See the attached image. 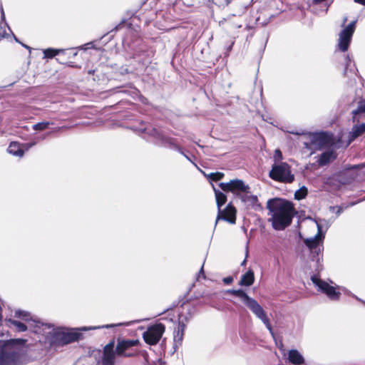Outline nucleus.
<instances>
[{"label": "nucleus", "instance_id": "obj_31", "mask_svg": "<svg viewBox=\"0 0 365 365\" xmlns=\"http://www.w3.org/2000/svg\"><path fill=\"white\" fill-rule=\"evenodd\" d=\"M274 163H282L281 160H282V152L277 149L274 150V154L273 156Z\"/></svg>", "mask_w": 365, "mask_h": 365}, {"label": "nucleus", "instance_id": "obj_25", "mask_svg": "<svg viewBox=\"0 0 365 365\" xmlns=\"http://www.w3.org/2000/svg\"><path fill=\"white\" fill-rule=\"evenodd\" d=\"M364 133H365V123L354 126L352 129L351 136L353 138H356Z\"/></svg>", "mask_w": 365, "mask_h": 365}, {"label": "nucleus", "instance_id": "obj_4", "mask_svg": "<svg viewBox=\"0 0 365 365\" xmlns=\"http://www.w3.org/2000/svg\"><path fill=\"white\" fill-rule=\"evenodd\" d=\"M305 147L312 151L327 148L334 143L331 135L326 133H310L307 135Z\"/></svg>", "mask_w": 365, "mask_h": 365}, {"label": "nucleus", "instance_id": "obj_15", "mask_svg": "<svg viewBox=\"0 0 365 365\" xmlns=\"http://www.w3.org/2000/svg\"><path fill=\"white\" fill-rule=\"evenodd\" d=\"M138 344V340H125L119 341L116 347V352L119 356H130L132 354L127 353L126 350Z\"/></svg>", "mask_w": 365, "mask_h": 365}, {"label": "nucleus", "instance_id": "obj_41", "mask_svg": "<svg viewBox=\"0 0 365 365\" xmlns=\"http://www.w3.org/2000/svg\"><path fill=\"white\" fill-rule=\"evenodd\" d=\"M91 43H85L83 46H91Z\"/></svg>", "mask_w": 365, "mask_h": 365}, {"label": "nucleus", "instance_id": "obj_5", "mask_svg": "<svg viewBox=\"0 0 365 365\" xmlns=\"http://www.w3.org/2000/svg\"><path fill=\"white\" fill-rule=\"evenodd\" d=\"M269 177L282 182H292L294 179L289 165L286 163H274L269 172Z\"/></svg>", "mask_w": 365, "mask_h": 365}, {"label": "nucleus", "instance_id": "obj_34", "mask_svg": "<svg viewBox=\"0 0 365 365\" xmlns=\"http://www.w3.org/2000/svg\"><path fill=\"white\" fill-rule=\"evenodd\" d=\"M232 281H233V279L231 277H225L223 279V282L227 284H230Z\"/></svg>", "mask_w": 365, "mask_h": 365}, {"label": "nucleus", "instance_id": "obj_6", "mask_svg": "<svg viewBox=\"0 0 365 365\" xmlns=\"http://www.w3.org/2000/svg\"><path fill=\"white\" fill-rule=\"evenodd\" d=\"M312 282L315 287L318 288V290L325 294L330 299L337 300L339 299L341 292L339 290L346 291L344 287H335L331 285L326 281H324L317 276H313L311 278Z\"/></svg>", "mask_w": 365, "mask_h": 365}, {"label": "nucleus", "instance_id": "obj_30", "mask_svg": "<svg viewBox=\"0 0 365 365\" xmlns=\"http://www.w3.org/2000/svg\"><path fill=\"white\" fill-rule=\"evenodd\" d=\"M359 113H365V98L359 102L357 109L353 111L354 115Z\"/></svg>", "mask_w": 365, "mask_h": 365}, {"label": "nucleus", "instance_id": "obj_8", "mask_svg": "<svg viewBox=\"0 0 365 365\" xmlns=\"http://www.w3.org/2000/svg\"><path fill=\"white\" fill-rule=\"evenodd\" d=\"M245 304L252 313L264 324L270 334L273 336L274 333L271 324L262 306L255 299L251 297L247 301Z\"/></svg>", "mask_w": 365, "mask_h": 365}, {"label": "nucleus", "instance_id": "obj_35", "mask_svg": "<svg viewBox=\"0 0 365 365\" xmlns=\"http://www.w3.org/2000/svg\"><path fill=\"white\" fill-rule=\"evenodd\" d=\"M354 1L358 4L365 5V0H354Z\"/></svg>", "mask_w": 365, "mask_h": 365}, {"label": "nucleus", "instance_id": "obj_16", "mask_svg": "<svg viewBox=\"0 0 365 365\" xmlns=\"http://www.w3.org/2000/svg\"><path fill=\"white\" fill-rule=\"evenodd\" d=\"M114 343L110 342L104 348L103 365H113L115 359V352L113 351Z\"/></svg>", "mask_w": 365, "mask_h": 365}, {"label": "nucleus", "instance_id": "obj_28", "mask_svg": "<svg viewBox=\"0 0 365 365\" xmlns=\"http://www.w3.org/2000/svg\"><path fill=\"white\" fill-rule=\"evenodd\" d=\"M307 194V190L306 187H303L295 192L294 197L297 200H302L305 197Z\"/></svg>", "mask_w": 365, "mask_h": 365}, {"label": "nucleus", "instance_id": "obj_27", "mask_svg": "<svg viewBox=\"0 0 365 365\" xmlns=\"http://www.w3.org/2000/svg\"><path fill=\"white\" fill-rule=\"evenodd\" d=\"M205 175L213 181H217L221 180L224 177V173L220 172H216V173H211L210 174H205Z\"/></svg>", "mask_w": 365, "mask_h": 365}, {"label": "nucleus", "instance_id": "obj_42", "mask_svg": "<svg viewBox=\"0 0 365 365\" xmlns=\"http://www.w3.org/2000/svg\"><path fill=\"white\" fill-rule=\"evenodd\" d=\"M202 272H203V268L202 267L200 269V272L202 273Z\"/></svg>", "mask_w": 365, "mask_h": 365}, {"label": "nucleus", "instance_id": "obj_14", "mask_svg": "<svg viewBox=\"0 0 365 365\" xmlns=\"http://www.w3.org/2000/svg\"><path fill=\"white\" fill-rule=\"evenodd\" d=\"M35 145L34 143H25V144H19L16 142H12L10 143L8 148L9 153L16 156V157H22L24 155V151L28 150L30 148Z\"/></svg>", "mask_w": 365, "mask_h": 365}, {"label": "nucleus", "instance_id": "obj_37", "mask_svg": "<svg viewBox=\"0 0 365 365\" xmlns=\"http://www.w3.org/2000/svg\"><path fill=\"white\" fill-rule=\"evenodd\" d=\"M1 312H2V309H1V307L0 306V322H1L2 320V314H1Z\"/></svg>", "mask_w": 365, "mask_h": 365}, {"label": "nucleus", "instance_id": "obj_11", "mask_svg": "<svg viewBox=\"0 0 365 365\" xmlns=\"http://www.w3.org/2000/svg\"><path fill=\"white\" fill-rule=\"evenodd\" d=\"M310 227L313 229H317V235L313 237H309L304 239L305 245L309 247L310 249L316 248L320 243L322 242L324 240V235L322 232V227L317 222L311 220L310 221Z\"/></svg>", "mask_w": 365, "mask_h": 365}, {"label": "nucleus", "instance_id": "obj_1", "mask_svg": "<svg viewBox=\"0 0 365 365\" xmlns=\"http://www.w3.org/2000/svg\"><path fill=\"white\" fill-rule=\"evenodd\" d=\"M34 332L46 336L51 344L64 345L78 340L81 336L80 331H89L101 328V327H83L81 328L54 327L40 322H35Z\"/></svg>", "mask_w": 365, "mask_h": 365}, {"label": "nucleus", "instance_id": "obj_3", "mask_svg": "<svg viewBox=\"0 0 365 365\" xmlns=\"http://www.w3.org/2000/svg\"><path fill=\"white\" fill-rule=\"evenodd\" d=\"M25 342L24 339L0 340V365H24L26 357L21 352L19 344Z\"/></svg>", "mask_w": 365, "mask_h": 365}, {"label": "nucleus", "instance_id": "obj_32", "mask_svg": "<svg viewBox=\"0 0 365 365\" xmlns=\"http://www.w3.org/2000/svg\"><path fill=\"white\" fill-rule=\"evenodd\" d=\"M210 1L218 6H225L230 2V0H210Z\"/></svg>", "mask_w": 365, "mask_h": 365}, {"label": "nucleus", "instance_id": "obj_10", "mask_svg": "<svg viewBox=\"0 0 365 365\" xmlns=\"http://www.w3.org/2000/svg\"><path fill=\"white\" fill-rule=\"evenodd\" d=\"M164 331L165 327L162 324H155L150 327L148 330L143 333V339L145 341L150 345L156 344Z\"/></svg>", "mask_w": 365, "mask_h": 365}, {"label": "nucleus", "instance_id": "obj_9", "mask_svg": "<svg viewBox=\"0 0 365 365\" xmlns=\"http://www.w3.org/2000/svg\"><path fill=\"white\" fill-rule=\"evenodd\" d=\"M44 58H51L53 56H58L57 60L66 63V59H69L77 54V52L73 47H69L65 49H53L47 48L43 51Z\"/></svg>", "mask_w": 365, "mask_h": 365}, {"label": "nucleus", "instance_id": "obj_13", "mask_svg": "<svg viewBox=\"0 0 365 365\" xmlns=\"http://www.w3.org/2000/svg\"><path fill=\"white\" fill-rule=\"evenodd\" d=\"M356 21L349 23L339 34L338 46H349L355 31Z\"/></svg>", "mask_w": 365, "mask_h": 365}, {"label": "nucleus", "instance_id": "obj_12", "mask_svg": "<svg viewBox=\"0 0 365 365\" xmlns=\"http://www.w3.org/2000/svg\"><path fill=\"white\" fill-rule=\"evenodd\" d=\"M236 209L235 207L229 204L224 210H218V215L217 216L215 225L217 223V221L220 219L224 220L228 222L230 224H235L236 221Z\"/></svg>", "mask_w": 365, "mask_h": 365}, {"label": "nucleus", "instance_id": "obj_18", "mask_svg": "<svg viewBox=\"0 0 365 365\" xmlns=\"http://www.w3.org/2000/svg\"><path fill=\"white\" fill-rule=\"evenodd\" d=\"M240 199L247 207H255L259 206L257 197L252 195L250 190H249L247 193L241 197Z\"/></svg>", "mask_w": 365, "mask_h": 365}, {"label": "nucleus", "instance_id": "obj_38", "mask_svg": "<svg viewBox=\"0 0 365 365\" xmlns=\"http://www.w3.org/2000/svg\"><path fill=\"white\" fill-rule=\"evenodd\" d=\"M337 209L336 213L339 214L342 212V210L340 207H336Z\"/></svg>", "mask_w": 365, "mask_h": 365}, {"label": "nucleus", "instance_id": "obj_7", "mask_svg": "<svg viewBox=\"0 0 365 365\" xmlns=\"http://www.w3.org/2000/svg\"><path fill=\"white\" fill-rule=\"evenodd\" d=\"M219 186L223 191L230 192L240 198L250 190L249 185L240 179H233L227 182H220Z\"/></svg>", "mask_w": 365, "mask_h": 365}, {"label": "nucleus", "instance_id": "obj_29", "mask_svg": "<svg viewBox=\"0 0 365 365\" xmlns=\"http://www.w3.org/2000/svg\"><path fill=\"white\" fill-rule=\"evenodd\" d=\"M49 125V122L43 121L34 125L33 128L35 130H43L46 129Z\"/></svg>", "mask_w": 365, "mask_h": 365}, {"label": "nucleus", "instance_id": "obj_2", "mask_svg": "<svg viewBox=\"0 0 365 365\" xmlns=\"http://www.w3.org/2000/svg\"><path fill=\"white\" fill-rule=\"evenodd\" d=\"M267 207L270 215L269 221L274 230H284L291 224L295 214L292 202L284 199L274 198L267 201Z\"/></svg>", "mask_w": 365, "mask_h": 365}, {"label": "nucleus", "instance_id": "obj_33", "mask_svg": "<svg viewBox=\"0 0 365 365\" xmlns=\"http://www.w3.org/2000/svg\"><path fill=\"white\" fill-rule=\"evenodd\" d=\"M183 332L182 331L178 330L177 331V334L175 336V340H178V341H181L182 339Z\"/></svg>", "mask_w": 365, "mask_h": 365}, {"label": "nucleus", "instance_id": "obj_23", "mask_svg": "<svg viewBox=\"0 0 365 365\" xmlns=\"http://www.w3.org/2000/svg\"><path fill=\"white\" fill-rule=\"evenodd\" d=\"M6 322L9 324V325L15 327L17 331L23 332L27 330V327L24 323L19 321L9 319L6 320Z\"/></svg>", "mask_w": 365, "mask_h": 365}, {"label": "nucleus", "instance_id": "obj_24", "mask_svg": "<svg viewBox=\"0 0 365 365\" xmlns=\"http://www.w3.org/2000/svg\"><path fill=\"white\" fill-rule=\"evenodd\" d=\"M14 317L19 318L26 322H29L32 319V317L29 312L24 310L17 309L14 312Z\"/></svg>", "mask_w": 365, "mask_h": 365}, {"label": "nucleus", "instance_id": "obj_36", "mask_svg": "<svg viewBox=\"0 0 365 365\" xmlns=\"http://www.w3.org/2000/svg\"><path fill=\"white\" fill-rule=\"evenodd\" d=\"M340 48H341V51L345 52L347 50L348 47L344 46V47H340Z\"/></svg>", "mask_w": 365, "mask_h": 365}, {"label": "nucleus", "instance_id": "obj_39", "mask_svg": "<svg viewBox=\"0 0 365 365\" xmlns=\"http://www.w3.org/2000/svg\"><path fill=\"white\" fill-rule=\"evenodd\" d=\"M114 327L113 324H109V325H106L103 327L109 328V327Z\"/></svg>", "mask_w": 365, "mask_h": 365}, {"label": "nucleus", "instance_id": "obj_17", "mask_svg": "<svg viewBox=\"0 0 365 365\" xmlns=\"http://www.w3.org/2000/svg\"><path fill=\"white\" fill-rule=\"evenodd\" d=\"M288 359L292 364L294 365H301L304 362L303 356L296 349H292L289 351Z\"/></svg>", "mask_w": 365, "mask_h": 365}, {"label": "nucleus", "instance_id": "obj_20", "mask_svg": "<svg viewBox=\"0 0 365 365\" xmlns=\"http://www.w3.org/2000/svg\"><path fill=\"white\" fill-rule=\"evenodd\" d=\"M254 280V272L252 270H249L242 276L240 284L244 286H250L253 284Z\"/></svg>", "mask_w": 365, "mask_h": 365}, {"label": "nucleus", "instance_id": "obj_40", "mask_svg": "<svg viewBox=\"0 0 365 365\" xmlns=\"http://www.w3.org/2000/svg\"><path fill=\"white\" fill-rule=\"evenodd\" d=\"M347 21V17H344L343 19V24H344Z\"/></svg>", "mask_w": 365, "mask_h": 365}, {"label": "nucleus", "instance_id": "obj_43", "mask_svg": "<svg viewBox=\"0 0 365 365\" xmlns=\"http://www.w3.org/2000/svg\"><path fill=\"white\" fill-rule=\"evenodd\" d=\"M245 262H246V260H244V261L242 262V264H245Z\"/></svg>", "mask_w": 365, "mask_h": 365}, {"label": "nucleus", "instance_id": "obj_26", "mask_svg": "<svg viewBox=\"0 0 365 365\" xmlns=\"http://www.w3.org/2000/svg\"><path fill=\"white\" fill-rule=\"evenodd\" d=\"M228 292L238 297L245 304L247 301L250 298L244 291L239 290H229Z\"/></svg>", "mask_w": 365, "mask_h": 365}, {"label": "nucleus", "instance_id": "obj_44", "mask_svg": "<svg viewBox=\"0 0 365 365\" xmlns=\"http://www.w3.org/2000/svg\"><path fill=\"white\" fill-rule=\"evenodd\" d=\"M2 17L4 18V14L3 11H2Z\"/></svg>", "mask_w": 365, "mask_h": 365}, {"label": "nucleus", "instance_id": "obj_19", "mask_svg": "<svg viewBox=\"0 0 365 365\" xmlns=\"http://www.w3.org/2000/svg\"><path fill=\"white\" fill-rule=\"evenodd\" d=\"M5 26L7 27L9 30V33H6V31H4L3 33H0V39L1 38H7L9 41L8 42L10 43H19L21 44V46H26L25 44L21 43V42L16 38V36L13 34L9 27L6 24Z\"/></svg>", "mask_w": 365, "mask_h": 365}, {"label": "nucleus", "instance_id": "obj_22", "mask_svg": "<svg viewBox=\"0 0 365 365\" xmlns=\"http://www.w3.org/2000/svg\"><path fill=\"white\" fill-rule=\"evenodd\" d=\"M214 191H215V195L216 203H217L218 210H220L221 208V206L223 205L225 203V202L227 201V197L224 193L216 190L215 187H214Z\"/></svg>", "mask_w": 365, "mask_h": 365}, {"label": "nucleus", "instance_id": "obj_21", "mask_svg": "<svg viewBox=\"0 0 365 365\" xmlns=\"http://www.w3.org/2000/svg\"><path fill=\"white\" fill-rule=\"evenodd\" d=\"M335 157L336 156L333 151L324 152L322 154V155L319 160V163L321 165H324L327 164V163H329L330 160L334 159Z\"/></svg>", "mask_w": 365, "mask_h": 365}]
</instances>
